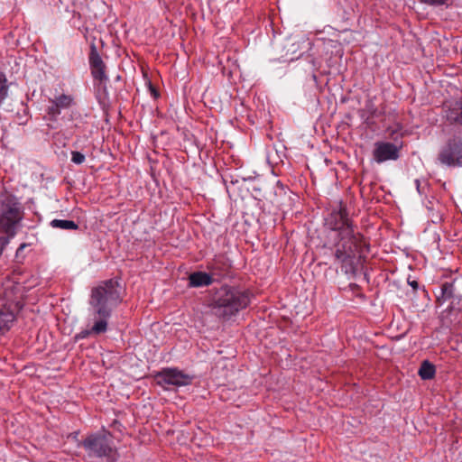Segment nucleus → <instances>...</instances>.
<instances>
[{"label":"nucleus","instance_id":"nucleus-1","mask_svg":"<svg viewBox=\"0 0 462 462\" xmlns=\"http://www.w3.org/2000/svg\"><path fill=\"white\" fill-rule=\"evenodd\" d=\"M364 248H369L364 236L349 228L337 236L333 245L335 263L350 278H355L362 266Z\"/></svg>","mask_w":462,"mask_h":462},{"label":"nucleus","instance_id":"nucleus-10","mask_svg":"<svg viewBox=\"0 0 462 462\" xmlns=\"http://www.w3.org/2000/svg\"><path fill=\"white\" fill-rule=\"evenodd\" d=\"M401 146L389 142H376L373 151L374 160L377 163L386 161H396L400 157Z\"/></svg>","mask_w":462,"mask_h":462},{"label":"nucleus","instance_id":"nucleus-20","mask_svg":"<svg viewBox=\"0 0 462 462\" xmlns=\"http://www.w3.org/2000/svg\"><path fill=\"white\" fill-rule=\"evenodd\" d=\"M425 207L428 210L432 212V218L441 220L440 208L442 206L438 199H436L434 197H431V199H427Z\"/></svg>","mask_w":462,"mask_h":462},{"label":"nucleus","instance_id":"nucleus-24","mask_svg":"<svg viewBox=\"0 0 462 462\" xmlns=\"http://www.w3.org/2000/svg\"><path fill=\"white\" fill-rule=\"evenodd\" d=\"M71 162L75 164H81L85 162V155L78 151L71 152Z\"/></svg>","mask_w":462,"mask_h":462},{"label":"nucleus","instance_id":"nucleus-17","mask_svg":"<svg viewBox=\"0 0 462 462\" xmlns=\"http://www.w3.org/2000/svg\"><path fill=\"white\" fill-rule=\"evenodd\" d=\"M436 368L433 364H431L428 360L422 361L420 367L419 369V375L423 380H430L435 376Z\"/></svg>","mask_w":462,"mask_h":462},{"label":"nucleus","instance_id":"nucleus-27","mask_svg":"<svg viewBox=\"0 0 462 462\" xmlns=\"http://www.w3.org/2000/svg\"><path fill=\"white\" fill-rule=\"evenodd\" d=\"M276 188L277 189H275V195H278V194H282V193H284V195H286V190H285V187L284 185L280 181L278 180L277 183H276Z\"/></svg>","mask_w":462,"mask_h":462},{"label":"nucleus","instance_id":"nucleus-29","mask_svg":"<svg viewBox=\"0 0 462 462\" xmlns=\"http://www.w3.org/2000/svg\"><path fill=\"white\" fill-rule=\"evenodd\" d=\"M417 190L420 194L424 193V189H427V185L425 184L423 187L420 185V181L419 180H415Z\"/></svg>","mask_w":462,"mask_h":462},{"label":"nucleus","instance_id":"nucleus-30","mask_svg":"<svg viewBox=\"0 0 462 462\" xmlns=\"http://www.w3.org/2000/svg\"><path fill=\"white\" fill-rule=\"evenodd\" d=\"M409 285L413 289L414 291H416L419 288V283L417 281L413 280L411 281L410 278L408 279Z\"/></svg>","mask_w":462,"mask_h":462},{"label":"nucleus","instance_id":"nucleus-19","mask_svg":"<svg viewBox=\"0 0 462 462\" xmlns=\"http://www.w3.org/2000/svg\"><path fill=\"white\" fill-rule=\"evenodd\" d=\"M51 226L53 228H60L65 230H77L79 229V225L73 220L68 219H53L51 221Z\"/></svg>","mask_w":462,"mask_h":462},{"label":"nucleus","instance_id":"nucleus-22","mask_svg":"<svg viewBox=\"0 0 462 462\" xmlns=\"http://www.w3.org/2000/svg\"><path fill=\"white\" fill-rule=\"evenodd\" d=\"M51 106H50L47 109V113L50 116L51 119L55 120L60 115V108L57 106V104L53 101H51Z\"/></svg>","mask_w":462,"mask_h":462},{"label":"nucleus","instance_id":"nucleus-11","mask_svg":"<svg viewBox=\"0 0 462 462\" xmlns=\"http://www.w3.org/2000/svg\"><path fill=\"white\" fill-rule=\"evenodd\" d=\"M231 263L225 255L215 256L207 263V270L215 277L216 282L226 277L230 273Z\"/></svg>","mask_w":462,"mask_h":462},{"label":"nucleus","instance_id":"nucleus-9","mask_svg":"<svg viewBox=\"0 0 462 462\" xmlns=\"http://www.w3.org/2000/svg\"><path fill=\"white\" fill-rule=\"evenodd\" d=\"M157 383L174 386H186L192 383L194 376L183 373L176 368L164 369L158 374Z\"/></svg>","mask_w":462,"mask_h":462},{"label":"nucleus","instance_id":"nucleus-4","mask_svg":"<svg viewBox=\"0 0 462 462\" xmlns=\"http://www.w3.org/2000/svg\"><path fill=\"white\" fill-rule=\"evenodd\" d=\"M121 301V285L116 279L103 281L91 290L89 305L93 314L99 319H105L107 321L112 310Z\"/></svg>","mask_w":462,"mask_h":462},{"label":"nucleus","instance_id":"nucleus-2","mask_svg":"<svg viewBox=\"0 0 462 462\" xmlns=\"http://www.w3.org/2000/svg\"><path fill=\"white\" fill-rule=\"evenodd\" d=\"M37 284V278L31 276L26 282H15L0 288V333L5 334L12 328L24 306L26 292Z\"/></svg>","mask_w":462,"mask_h":462},{"label":"nucleus","instance_id":"nucleus-14","mask_svg":"<svg viewBox=\"0 0 462 462\" xmlns=\"http://www.w3.org/2000/svg\"><path fill=\"white\" fill-rule=\"evenodd\" d=\"M215 281L210 273L194 272L189 275V286L191 288H199L211 285Z\"/></svg>","mask_w":462,"mask_h":462},{"label":"nucleus","instance_id":"nucleus-28","mask_svg":"<svg viewBox=\"0 0 462 462\" xmlns=\"http://www.w3.org/2000/svg\"><path fill=\"white\" fill-rule=\"evenodd\" d=\"M462 311V296L457 295V299H456V309L453 311Z\"/></svg>","mask_w":462,"mask_h":462},{"label":"nucleus","instance_id":"nucleus-13","mask_svg":"<svg viewBox=\"0 0 462 462\" xmlns=\"http://www.w3.org/2000/svg\"><path fill=\"white\" fill-rule=\"evenodd\" d=\"M456 299H457V295L456 294L454 282H445L442 283L440 286V294L437 296V303L442 305L447 300H450L447 310L452 313L453 310L456 309Z\"/></svg>","mask_w":462,"mask_h":462},{"label":"nucleus","instance_id":"nucleus-6","mask_svg":"<svg viewBox=\"0 0 462 462\" xmlns=\"http://www.w3.org/2000/svg\"><path fill=\"white\" fill-rule=\"evenodd\" d=\"M89 462H116L117 450L105 435L92 434L81 443Z\"/></svg>","mask_w":462,"mask_h":462},{"label":"nucleus","instance_id":"nucleus-18","mask_svg":"<svg viewBox=\"0 0 462 462\" xmlns=\"http://www.w3.org/2000/svg\"><path fill=\"white\" fill-rule=\"evenodd\" d=\"M447 118L451 123L462 125V103L456 102L455 106L450 108L447 114Z\"/></svg>","mask_w":462,"mask_h":462},{"label":"nucleus","instance_id":"nucleus-8","mask_svg":"<svg viewBox=\"0 0 462 462\" xmlns=\"http://www.w3.org/2000/svg\"><path fill=\"white\" fill-rule=\"evenodd\" d=\"M325 224L329 229L337 231V236L348 228L355 230V226L348 217L346 207L342 202L328 214L325 217Z\"/></svg>","mask_w":462,"mask_h":462},{"label":"nucleus","instance_id":"nucleus-7","mask_svg":"<svg viewBox=\"0 0 462 462\" xmlns=\"http://www.w3.org/2000/svg\"><path fill=\"white\" fill-rule=\"evenodd\" d=\"M438 162L448 167H462V138L454 136L441 146L437 156Z\"/></svg>","mask_w":462,"mask_h":462},{"label":"nucleus","instance_id":"nucleus-12","mask_svg":"<svg viewBox=\"0 0 462 462\" xmlns=\"http://www.w3.org/2000/svg\"><path fill=\"white\" fill-rule=\"evenodd\" d=\"M88 60L93 78L98 80L101 84L106 83L108 79L106 74V65L97 52L95 44H91L90 46Z\"/></svg>","mask_w":462,"mask_h":462},{"label":"nucleus","instance_id":"nucleus-5","mask_svg":"<svg viewBox=\"0 0 462 462\" xmlns=\"http://www.w3.org/2000/svg\"><path fill=\"white\" fill-rule=\"evenodd\" d=\"M24 217V208L14 195L0 193V236L13 238Z\"/></svg>","mask_w":462,"mask_h":462},{"label":"nucleus","instance_id":"nucleus-25","mask_svg":"<svg viewBox=\"0 0 462 462\" xmlns=\"http://www.w3.org/2000/svg\"><path fill=\"white\" fill-rule=\"evenodd\" d=\"M420 3L430 5V6H440V5H448V2L449 0H418Z\"/></svg>","mask_w":462,"mask_h":462},{"label":"nucleus","instance_id":"nucleus-3","mask_svg":"<svg viewBox=\"0 0 462 462\" xmlns=\"http://www.w3.org/2000/svg\"><path fill=\"white\" fill-rule=\"evenodd\" d=\"M251 296L248 290L223 285L212 293L210 307L217 316L228 319L250 304Z\"/></svg>","mask_w":462,"mask_h":462},{"label":"nucleus","instance_id":"nucleus-16","mask_svg":"<svg viewBox=\"0 0 462 462\" xmlns=\"http://www.w3.org/2000/svg\"><path fill=\"white\" fill-rule=\"evenodd\" d=\"M107 321L105 319H98L94 323L90 329H85L76 335V339H83L90 335H100L106 331Z\"/></svg>","mask_w":462,"mask_h":462},{"label":"nucleus","instance_id":"nucleus-15","mask_svg":"<svg viewBox=\"0 0 462 462\" xmlns=\"http://www.w3.org/2000/svg\"><path fill=\"white\" fill-rule=\"evenodd\" d=\"M382 114L372 99L366 100L364 108L360 110V116L367 125L373 124L374 119L378 118Z\"/></svg>","mask_w":462,"mask_h":462},{"label":"nucleus","instance_id":"nucleus-26","mask_svg":"<svg viewBox=\"0 0 462 462\" xmlns=\"http://www.w3.org/2000/svg\"><path fill=\"white\" fill-rule=\"evenodd\" d=\"M27 246H28V245L23 243V244H21L20 246L17 248L16 254H15V259L17 260V262L22 263L23 260L24 259V255H23V252L24 248H26Z\"/></svg>","mask_w":462,"mask_h":462},{"label":"nucleus","instance_id":"nucleus-31","mask_svg":"<svg viewBox=\"0 0 462 462\" xmlns=\"http://www.w3.org/2000/svg\"><path fill=\"white\" fill-rule=\"evenodd\" d=\"M141 72L143 76L144 77V67L143 65L140 66Z\"/></svg>","mask_w":462,"mask_h":462},{"label":"nucleus","instance_id":"nucleus-32","mask_svg":"<svg viewBox=\"0 0 462 462\" xmlns=\"http://www.w3.org/2000/svg\"><path fill=\"white\" fill-rule=\"evenodd\" d=\"M134 264H136V263H134L133 264L130 265V268H133L134 267Z\"/></svg>","mask_w":462,"mask_h":462},{"label":"nucleus","instance_id":"nucleus-21","mask_svg":"<svg viewBox=\"0 0 462 462\" xmlns=\"http://www.w3.org/2000/svg\"><path fill=\"white\" fill-rule=\"evenodd\" d=\"M53 101L60 109H67L75 105L74 97L71 95L61 94L56 97Z\"/></svg>","mask_w":462,"mask_h":462},{"label":"nucleus","instance_id":"nucleus-23","mask_svg":"<svg viewBox=\"0 0 462 462\" xmlns=\"http://www.w3.org/2000/svg\"><path fill=\"white\" fill-rule=\"evenodd\" d=\"M146 88L154 100H157L161 97L160 89L155 85H153L150 80L147 79Z\"/></svg>","mask_w":462,"mask_h":462}]
</instances>
